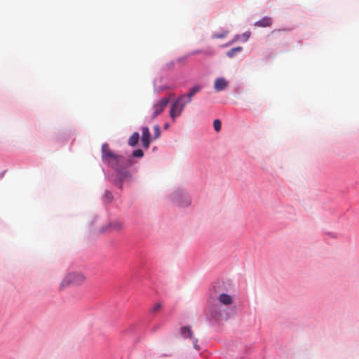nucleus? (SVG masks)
<instances>
[{
	"label": "nucleus",
	"mask_w": 359,
	"mask_h": 359,
	"mask_svg": "<svg viewBox=\"0 0 359 359\" xmlns=\"http://www.w3.org/2000/svg\"><path fill=\"white\" fill-rule=\"evenodd\" d=\"M201 53V51H200V50H196V51H194V52L193 53V54H198V53Z\"/></svg>",
	"instance_id": "obj_24"
},
{
	"label": "nucleus",
	"mask_w": 359,
	"mask_h": 359,
	"mask_svg": "<svg viewBox=\"0 0 359 359\" xmlns=\"http://www.w3.org/2000/svg\"><path fill=\"white\" fill-rule=\"evenodd\" d=\"M271 25H272V20L269 17H264L262 19H261L259 21H257L254 24V25L255 27H270Z\"/></svg>",
	"instance_id": "obj_10"
},
{
	"label": "nucleus",
	"mask_w": 359,
	"mask_h": 359,
	"mask_svg": "<svg viewBox=\"0 0 359 359\" xmlns=\"http://www.w3.org/2000/svg\"><path fill=\"white\" fill-rule=\"evenodd\" d=\"M180 334L184 339H189L194 344V347L196 350H199L200 347L198 344V339L195 337L193 330L189 326H183L180 329Z\"/></svg>",
	"instance_id": "obj_4"
},
{
	"label": "nucleus",
	"mask_w": 359,
	"mask_h": 359,
	"mask_svg": "<svg viewBox=\"0 0 359 359\" xmlns=\"http://www.w3.org/2000/svg\"><path fill=\"white\" fill-rule=\"evenodd\" d=\"M162 308V304L161 303L156 304L154 307L151 309L152 312H156L159 309Z\"/></svg>",
	"instance_id": "obj_19"
},
{
	"label": "nucleus",
	"mask_w": 359,
	"mask_h": 359,
	"mask_svg": "<svg viewBox=\"0 0 359 359\" xmlns=\"http://www.w3.org/2000/svg\"><path fill=\"white\" fill-rule=\"evenodd\" d=\"M201 88H202L200 86H195L193 87L187 95V100L184 101V102H186V104L190 103L192 100V97L198 93Z\"/></svg>",
	"instance_id": "obj_11"
},
{
	"label": "nucleus",
	"mask_w": 359,
	"mask_h": 359,
	"mask_svg": "<svg viewBox=\"0 0 359 359\" xmlns=\"http://www.w3.org/2000/svg\"><path fill=\"white\" fill-rule=\"evenodd\" d=\"M190 203V200L188 198L184 204H182V205H188Z\"/></svg>",
	"instance_id": "obj_22"
},
{
	"label": "nucleus",
	"mask_w": 359,
	"mask_h": 359,
	"mask_svg": "<svg viewBox=\"0 0 359 359\" xmlns=\"http://www.w3.org/2000/svg\"><path fill=\"white\" fill-rule=\"evenodd\" d=\"M185 95H182L177 98L176 101L172 103L171 109L170 111V116L174 121L176 117L180 116L187 104L184 102Z\"/></svg>",
	"instance_id": "obj_3"
},
{
	"label": "nucleus",
	"mask_w": 359,
	"mask_h": 359,
	"mask_svg": "<svg viewBox=\"0 0 359 359\" xmlns=\"http://www.w3.org/2000/svg\"><path fill=\"white\" fill-rule=\"evenodd\" d=\"M217 302L221 305L228 306L233 303V297L230 294L221 293L217 297Z\"/></svg>",
	"instance_id": "obj_8"
},
{
	"label": "nucleus",
	"mask_w": 359,
	"mask_h": 359,
	"mask_svg": "<svg viewBox=\"0 0 359 359\" xmlns=\"http://www.w3.org/2000/svg\"><path fill=\"white\" fill-rule=\"evenodd\" d=\"M228 86V81L222 77L216 79L214 83V88L217 92L225 90Z\"/></svg>",
	"instance_id": "obj_7"
},
{
	"label": "nucleus",
	"mask_w": 359,
	"mask_h": 359,
	"mask_svg": "<svg viewBox=\"0 0 359 359\" xmlns=\"http://www.w3.org/2000/svg\"><path fill=\"white\" fill-rule=\"evenodd\" d=\"M228 33H229V32L227 30H224V31H222L220 33H215L212 35V38H214V39H222V38L226 37V35L228 34Z\"/></svg>",
	"instance_id": "obj_15"
},
{
	"label": "nucleus",
	"mask_w": 359,
	"mask_h": 359,
	"mask_svg": "<svg viewBox=\"0 0 359 359\" xmlns=\"http://www.w3.org/2000/svg\"><path fill=\"white\" fill-rule=\"evenodd\" d=\"M86 280V276L79 271H73L68 273L60 284V290H63L65 287L69 285H81Z\"/></svg>",
	"instance_id": "obj_1"
},
{
	"label": "nucleus",
	"mask_w": 359,
	"mask_h": 359,
	"mask_svg": "<svg viewBox=\"0 0 359 359\" xmlns=\"http://www.w3.org/2000/svg\"><path fill=\"white\" fill-rule=\"evenodd\" d=\"M140 139V135L137 132H135L133 133V135L130 136V137L128 140V144L129 145L132 147H135L137 143L138 142Z\"/></svg>",
	"instance_id": "obj_13"
},
{
	"label": "nucleus",
	"mask_w": 359,
	"mask_h": 359,
	"mask_svg": "<svg viewBox=\"0 0 359 359\" xmlns=\"http://www.w3.org/2000/svg\"><path fill=\"white\" fill-rule=\"evenodd\" d=\"M250 36V32H245L242 35L245 41H246L249 39Z\"/></svg>",
	"instance_id": "obj_20"
},
{
	"label": "nucleus",
	"mask_w": 359,
	"mask_h": 359,
	"mask_svg": "<svg viewBox=\"0 0 359 359\" xmlns=\"http://www.w3.org/2000/svg\"><path fill=\"white\" fill-rule=\"evenodd\" d=\"M170 102L168 97H163L152 107L151 118H155L158 115L161 114Z\"/></svg>",
	"instance_id": "obj_5"
},
{
	"label": "nucleus",
	"mask_w": 359,
	"mask_h": 359,
	"mask_svg": "<svg viewBox=\"0 0 359 359\" xmlns=\"http://www.w3.org/2000/svg\"><path fill=\"white\" fill-rule=\"evenodd\" d=\"M102 161L109 165L114 169H117L118 163L121 161V156L116 155L111 149L108 144L104 143L102 146Z\"/></svg>",
	"instance_id": "obj_2"
},
{
	"label": "nucleus",
	"mask_w": 359,
	"mask_h": 359,
	"mask_svg": "<svg viewBox=\"0 0 359 359\" xmlns=\"http://www.w3.org/2000/svg\"><path fill=\"white\" fill-rule=\"evenodd\" d=\"M239 39H240V36H239V35H236V36H235L234 39L233 40V41H232V42H231V43H228V44H226V46H229V45H230L231 43H232L233 42L236 41H238V40H239Z\"/></svg>",
	"instance_id": "obj_21"
},
{
	"label": "nucleus",
	"mask_w": 359,
	"mask_h": 359,
	"mask_svg": "<svg viewBox=\"0 0 359 359\" xmlns=\"http://www.w3.org/2000/svg\"><path fill=\"white\" fill-rule=\"evenodd\" d=\"M210 313L212 317L216 319H219L222 317L224 313V311L219 308L217 304H213L210 309Z\"/></svg>",
	"instance_id": "obj_9"
},
{
	"label": "nucleus",
	"mask_w": 359,
	"mask_h": 359,
	"mask_svg": "<svg viewBox=\"0 0 359 359\" xmlns=\"http://www.w3.org/2000/svg\"><path fill=\"white\" fill-rule=\"evenodd\" d=\"M154 137H152V139L153 140H156V139H158L161 136L160 127L158 125H156L154 127Z\"/></svg>",
	"instance_id": "obj_16"
},
{
	"label": "nucleus",
	"mask_w": 359,
	"mask_h": 359,
	"mask_svg": "<svg viewBox=\"0 0 359 359\" xmlns=\"http://www.w3.org/2000/svg\"><path fill=\"white\" fill-rule=\"evenodd\" d=\"M243 50V48L241 46H238V47H236V48H231V50H229V51H227L226 53V55L229 57H233L235 56V55L237 53H240Z\"/></svg>",
	"instance_id": "obj_14"
},
{
	"label": "nucleus",
	"mask_w": 359,
	"mask_h": 359,
	"mask_svg": "<svg viewBox=\"0 0 359 359\" xmlns=\"http://www.w3.org/2000/svg\"><path fill=\"white\" fill-rule=\"evenodd\" d=\"M109 226L112 231H119L124 229V224L121 221L116 220L110 223Z\"/></svg>",
	"instance_id": "obj_12"
},
{
	"label": "nucleus",
	"mask_w": 359,
	"mask_h": 359,
	"mask_svg": "<svg viewBox=\"0 0 359 359\" xmlns=\"http://www.w3.org/2000/svg\"><path fill=\"white\" fill-rule=\"evenodd\" d=\"M141 140L144 148L148 149L151 142V134L148 127H143L142 129Z\"/></svg>",
	"instance_id": "obj_6"
},
{
	"label": "nucleus",
	"mask_w": 359,
	"mask_h": 359,
	"mask_svg": "<svg viewBox=\"0 0 359 359\" xmlns=\"http://www.w3.org/2000/svg\"><path fill=\"white\" fill-rule=\"evenodd\" d=\"M213 126L217 132L221 130L222 123L219 119H215L213 122Z\"/></svg>",
	"instance_id": "obj_17"
},
{
	"label": "nucleus",
	"mask_w": 359,
	"mask_h": 359,
	"mask_svg": "<svg viewBox=\"0 0 359 359\" xmlns=\"http://www.w3.org/2000/svg\"><path fill=\"white\" fill-rule=\"evenodd\" d=\"M168 127H169V125H168V123H165V124L164 125V128H165V129H168Z\"/></svg>",
	"instance_id": "obj_23"
},
{
	"label": "nucleus",
	"mask_w": 359,
	"mask_h": 359,
	"mask_svg": "<svg viewBox=\"0 0 359 359\" xmlns=\"http://www.w3.org/2000/svg\"><path fill=\"white\" fill-rule=\"evenodd\" d=\"M133 156H135V157L140 158V157H142V156H143L144 153H143V151H142V149H136V150L133 151Z\"/></svg>",
	"instance_id": "obj_18"
}]
</instances>
